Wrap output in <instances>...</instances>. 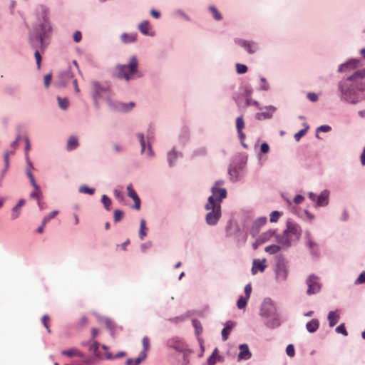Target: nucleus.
Listing matches in <instances>:
<instances>
[{"instance_id":"6e6552de","label":"nucleus","mask_w":365,"mask_h":365,"mask_svg":"<svg viewBox=\"0 0 365 365\" xmlns=\"http://www.w3.org/2000/svg\"><path fill=\"white\" fill-rule=\"evenodd\" d=\"M73 78V74L70 68H67L64 71L59 73L58 81L57 83L58 86L63 87L66 86L71 81Z\"/></svg>"},{"instance_id":"473e14b6","label":"nucleus","mask_w":365,"mask_h":365,"mask_svg":"<svg viewBox=\"0 0 365 365\" xmlns=\"http://www.w3.org/2000/svg\"><path fill=\"white\" fill-rule=\"evenodd\" d=\"M331 129V126L328 125H320L319 127H318L316 130V137L319 139H320L321 138L319 137L318 133L319 132H329L330 131Z\"/></svg>"},{"instance_id":"aec40b11","label":"nucleus","mask_w":365,"mask_h":365,"mask_svg":"<svg viewBox=\"0 0 365 365\" xmlns=\"http://www.w3.org/2000/svg\"><path fill=\"white\" fill-rule=\"evenodd\" d=\"M339 314H337L336 311H330L327 316L329 327H332L336 324L339 319Z\"/></svg>"},{"instance_id":"e2e57ef3","label":"nucleus","mask_w":365,"mask_h":365,"mask_svg":"<svg viewBox=\"0 0 365 365\" xmlns=\"http://www.w3.org/2000/svg\"><path fill=\"white\" fill-rule=\"evenodd\" d=\"M82 38L81 33L80 31H76L73 34V40L76 42H79Z\"/></svg>"},{"instance_id":"ea45409f","label":"nucleus","mask_w":365,"mask_h":365,"mask_svg":"<svg viewBox=\"0 0 365 365\" xmlns=\"http://www.w3.org/2000/svg\"><path fill=\"white\" fill-rule=\"evenodd\" d=\"M58 213V211L53 210L51 213H49L48 215H46L43 219V225H46L49 220H51L52 218H54Z\"/></svg>"},{"instance_id":"a211bd4d","label":"nucleus","mask_w":365,"mask_h":365,"mask_svg":"<svg viewBox=\"0 0 365 365\" xmlns=\"http://www.w3.org/2000/svg\"><path fill=\"white\" fill-rule=\"evenodd\" d=\"M139 31L144 35L153 36L150 31V25L148 21H143L138 26Z\"/></svg>"},{"instance_id":"f3484780","label":"nucleus","mask_w":365,"mask_h":365,"mask_svg":"<svg viewBox=\"0 0 365 365\" xmlns=\"http://www.w3.org/2000/svg\"><path fill=\"white\" fill-rule=\"evenodd\" d=\"M251 356V353L250 352L249 348L247 344H241L240 346V353L238 354V358L240 359H248Z\"/></svg>"},{"instance_id":"0eeeda50","label":"nucleus","mask_w":365,"mask_h":365,"mask_svg":"<svg viewBox=\"0 0 365 365\" xmlns=\"http://www.w3.org/2000/svg\"><path fill=\"white\" fill-rule=\"evenodd\" d=\"M307 293L309 295L317 294L320 291L321 285L319 282V279L314 275H310L307 279Z\"/></svg>"},{"instance_id":"37998d69","label":"nucleus","mask_w":365,"mask_h":365,"mask_svg":"<svg viewBox=\"0 0 365 365\" xmlns=\"http://www.w3.org/2000/svg\"><path fill=\"white\" fill-rule=\"evenodd\" d=\"M41 197L42 192L40 187H38V190H34V191L30 194L31 198L37 199L38 200H39Z\"/></svg>"},{"instance_id":"c756f323","label":"nucleus","mask_w":365,"mask_h":365,"mask_svg":"<svg viewBox=\"0 0 365 365\" xmlns=\"http://www.w3.org/2000/svg\"><path fill=\"white\" fill-rule=\"evenodd\" d=\"M25 143H26V146H25L26 158V160H27V163H28V165H29L30 169H31V168H33V165H32L31 162L29 160V155H28V152L31 149L30 141H29V139L28 137L25 138Z\"/></svg>"},{"instance_id":"680f3d73","label":"nucleus","mask_w":365,"mask_h":365,"mask_svg":"<svg viewBox=\"0 0 365 365\" xmlns=\"http://www.w3.org/2000/svg\"><path fill=\"white\" fill-rule=\"evenodd\" d=\"M260 150H261V152L263 153H267L269 152V145L266 143H263L261 144L260 145Z\"/></svg>"},{"instance_id":"20e7f679","label":"nucleus","mask_w":365,"mask_h":365,"mask_svg":"<svg viewBox=\"0 0 365 365\" xmlns=\"http://www.w3.org/2000/svg\"><path fill=\"white\" fill-rule=\"evenodd\" d=\"M261 314L267 318V324L274 328L279 325V320L276 313V308L269 302L263 303L261 309Z\"/></svg>"},{"instance_id":"b1692460","label":"nucleus","mask_w":365,"mask_h":365,"mask_svg":"<svg viewBox=\"0 0 365 365\" xmlns=\"http://www.w3.org/2000/svg\"><path fill=\"white\" fill-rule=\"evenodd\" d=\"M93 88H94V93H93V98L95 101V103H96L98 99L99 96L101 93L103 91H106V89L102 88L98 83L93 82Z\"/></svg>"},{"instance_id":"5701e85b","label":"nucleus","mask_w":365,"mask_h":365,"mask_svg":"<svg viewBox=\"0 0 365 365\" xmlns=\"http://www.w3.org/2000/svg\"><path fill=\"white\" fill-rule=\"evenodd\" d=\"M234 324L231 322H227L225 324V328L222 331V338L224 341H226L228 338L229 334L231 332Z\"/></svg>"},{"instance_id":"dca6fc26","label":"nucleus","mask_w":365,"mask_h":365,"mask_svg":"<svg viewBox=\"0 0 365 365\" xmlns=\"http://www.w3.org/2000/svg\"><path fill=\"white\" fill-rule=\"evenodd\" d=\"M265 109V111L256 113L255 117L257 120H262L271 118L276 110L274 106L266 107Z\"/></svg>"},{"instance_id":"412c9836","label":"nucleus","mask_w":365,"mask_h":365,"mask_svg":"<svg viewBox=\"0 0 365 365\" xmlns=\"http://www.w3.org/2000/svg\"><path fill=\"white\" fill-rule=\"evenodd\" d=\"M319 327V320L317 319H312L311 321L308 322L306 324V328L308 332L314 333L315 332Z\"/></svg>"},{"instance_id":"7c9ffc66","label":"nucleus","mask_w":365,"mask_h":365,"mask_svg":"<svg viewBox=\"0 0 365 365\" xmlns=\"http://www.w3.org/2000/svg\"><path fill=\"white\" fill-rule=\"evenodd\" d=\"M266 222H267L266 217H259L255 220V222L254 223V228H255L258 231V230L261 227L264 226L266 224Z\"/></svg>"},{"instance_id":"f257e3e1","label":"nucleus","mask_w":365,"mask_h":365,"mask_svg":"<svg viewBox=\"0 0 365 365\" xmlns=\"http://www.w3.org/2000/svg\"><path fill=\"white\" fill-rule=\"evenodd\" d=\"M365 68L355 71L346 78L341 79L338 83L339 96L341 101L355 105L361 98V92L365 90Z\"/></svg>"},{"instance_id":"9b49d317","label":"nucleus","mask_w":365,"mask_h":365,"mask_svg":"<svg viewBox=\"0 0 365 365\" xmlns=\"http://www.w3.org/2000/svg\"><path fill=\"white\" fill-rule=\"evenodd\" d=\"M329 191L328 190H322L319 195H317L315 202V207H324L329 204Z\"/></svg>"},{"instance_id":"bb28decb","label":"nucleus","mask_w":365,"mask_h":365,"mask_svg":"<svg viewBox=\"0 0 365 365\" xmlns=\"http://www.w3.org/2000/svg\"><path fill=\"white\" fill-rule=\"evenodd\" d=\"M78 146V140L76 136H71L67 143V149L72 150Z\"/></svg>"},{"instance_id":"de8ad7c7","label":"nucleus","mask_w":365,"mask_h":365,"mask_svg":"<svg viewBox=\"0 0 365 365\" xmlns=\"http://www.w3.org/2000/svg\"><path fill=\"white\" fill-rule=\"evenodd\" d=\"M276 275H277V279H284L287 277V273L285 272L284 269H278L277 272H276Z\"/></svg>"},{"instance_id":"49530a36","label":"nucleus","mask_w":365,"mask_h":365,"mask_svg":"<svg viewBox=\"0 0 365 365\" xmlns=\"http://www.w3.org/2000/svg\"><path fill=\"white\" fill-rule=\"evenodd\" d=\"M79 191L81 192H83V193L93 195L94 193V192H95V189L94 188H89V187H88L86 186H81L79 188Z\"/></svg>"},{"instance_id":"f8f14e48","label":"nucleus","mask_w":365,"mask_h":365,"mask_svg":"<svg viewBox=\"0 0 365 365\" xmlns=\"http://www.w3.org/2000/svg\"><path fill=\"white\" fill-rule=\"evenodd\" d=\"M236 43L242 46L249 53H254L257 49V46L255 42L249 41L242 39H236Z\"/></svg>"},{"instance_id":"9d476101","label":"nucleus","mask_w":365,"mask_h":365,"mask_svg":"<svg viewBox=\"0 0 365 365\" xmlns=\"http://www.w3.org/2000/svg\"><path fill=\"white\" fill-rule=\"evenodd\" d=\"M143 350L140 352L139 356L135 359V365H139L147 356V351L150 349V339L148 336H144L142 339Z\"/></svg>"},{"instance_id":"2f4dec72","label":"nucleus","mask_w":365,"mask_h":365,"mask_svg":"<svg viewBox=\"0 0 365 365\" xmlns=\"http://www.w3.org/2000/svg\"><path fill=\"white\" fill-rule=\"evenodd\" d=\"M13 152H9V151H6L5 153H4V163H5V168L4 170L2 171V174H1V176L3 177L6 170H8L9 167V155L11 154H12Z\"/></svg>"},{"instance_id":"72a5a7b5","label":"nucleus","mask_w":365,"mask_h":365,"mask_svg":"<svg viewBox=\"0 0 365 365\" xmlns=\"http://www.w3.org/2000/svg\"><path fill=\"white\" fill-rule=\"evenodd\" d=\"M210 11H211L212 16L215 19L220 21L222 19V15L215 6H211L210 7Z\"/></svg>"},{"instance_id":"39448f33","label":"nucleus","mask_w":365,"mask_h":365,"mask_svg":"<svg viewBox=\"0 0 365 365\" xmlns=\"http://www.w3.org/2000/svg\"><path fill=\"white\" fill-rule=\"evenodd\" d=\"M41 9L43 14V22L40 24L39 27L36 29V33L39 34V39H37L38 43L41 44V46H43V41L48 36L51 31V26L48 19L46 18L47 14V9L41 6Z\"/></svg>"},{"instance_id":"e433bc0d","label":"nucleus","mask_w":365,"mask_h":365,"mask_svg":"<svg viewBox=\"0 0 365 365\" xmlns=\"http://www.w3.org/2000/svg\"><path fill=\"white\" fill-rule=\"evenodd\" d=\"M123 216H124V213L123 211H121L120 210H115L114 216H113L114 222H120L123 219Z\"/></svg>"},{"instance_id":"4c0bfd02","label":"nucleus","mask_w":365,"mask_h":365,"mask_svg":"<svg viewBox=\"0 0 365 365\" xmlns=\"http://www.w3.org/2000/svg\"><path fill=\"white\" fill-rule=\"evenodd\" d=\"M281 215L282 213L279 212V211H273L270 214L269 221L272 223L277 222Z\"/></svg>"},{"instance_id":"bf43d9fd","label":"nucleus","mask_w":365,"mask_h":365,"mask_svg":"<svg viewBox=\"0 0 365 365\" xmlns=\"http://www.w3.org/2000/svg\"><path fill=\"white\" fill-rule=\"evenodd\" d=\"M19 215H20V210L16 206H15L12 210L11 219L12 220L16 219L19 216Z\"/></svg>"},{"instance_id":"338daca9","label":"nucleus","mask_w":365,"mask_h":365,"mask_svg":"<svg viewBox=\"0 0 365 365\" xmlns=\"http://www.w3.org/2000/svg\"><path fill=\"white\" fill-rule=\"evenodd\" d=\"M360 159H361V163L363 165H365V146H364V148L363 150V152L360 156Z\"/></svg>"},{"instance_id":"f03ea898","label":"nucleus","mask_w":365,"mask_h":365,"mask_svg":"<svg viewBox=\"0 0 365 365\" xmlns=\"http://www.w3.org/2000/svg\"><path fill=\"white\" fill-rule=\"evenodd\" d=\"M223 183L222 180L215 182L211 188L212 195L208 197L205 205V209L209 211L205 220L210 225H215L221 217V202L227 197L226 189L219 187Z\"/></svg>"},{"instance_id":"58836bf2","label":"nucleus","mask_w":365,"mask_h":365,"mask_svg":"<svg viewBox=\"0 0 365 365\" xmlns=\"http://www.w3.org/2000/svg\"><path fill=\"white\" fill-rule=\"evenodd\" d=\"M58 101V106L61 109H66L68 106V101L67 98H61L60 97L57 98Z\"/></svg>"},{"instance_id":"423d86ee","label":"nucleus","mask_w":365,"mask_h":365,"mask_svg":"<svg viewBox=\"0 0 365 365\" xmlns=\"http://www.w3.org/2000/svg\"><path fill=\"white\" fill-rule=\"evenodd\" d=\"M305 245L313 258L319 259L320 257L319 245L312 240L311 234L308 231L305 233Z\"/></svg>"},{"instance_id":"4be33fe9","label":"nucleus","mask_w":365,"mask_h":365,"mask_svg":"<svg viewBox=\"0 0 365 365\" xmlns=\"http://www.w3.org/2000/svg\"><path fill=\"white\" fill-rule=\"evenodd\" d=\"M38 38L39 39V34H38L37 33L35 36H31L30 37V43L31 46L36 50H38V48H41L42 50H44L46 47L45 41H43V46L41 47V44L38 43L37 41Z\"/></svg>"},{"instance_id":"1a4fd4ad","label":"nucleus","mask_w":365,"mask_h":365,"mask_svg":"<svg viewBox=\"0 0 365 365\" xmlns=\"http://www.w3.org/2000/svg\"><path fill=\"white\" fill-rule=\"evenodd\" d=\"M360 63V60L357 59H350L347 61H346L344 63H341L339 66L337 72L339 73H345L349 71L355 69L359 66Z\"/></svg>"},{"instance_id":"c85d7f7f","label":"nucleus","mask_w":365,"mask_h":365,"mask_svg":"<svg viewBox=\"0 0 365 365\" xmlns=\"http://www.w3.org/2000/svg\"><path fill=\"white\" fill-rule=\"evenodd\" d=\"M146 226H145V220L142 219L140 223V230H139V237L140 240H143L144 237L147 235L146 232Z\"/></svg>"},{"instance_id":"a19ab883","label":"nucleus","mask_w":365,"mask_h":365,"mask_svg":"<svg viewBox=\"0 0 365 365\" xmlns=\"http://www.w3.org/2000/svg\"><path fill=\"white\" fill-rule=\"evenodd\" d=\"M236 70L239 74H243L247 71V66H245L244 64L237 63L236 64Z\"/></svg>"},{"instance_id":"4d7b16f0","label":"nucleus","mask_w":365,"mask_h":365,"mask_svg":"<svg viewBox=\"0 0 365 365\" xmlns=\"http://www.w3.org/2000/svg\"><path fill=\"white\" fill-rule=\"evenodd\" d=\"M51 78H52V74L51 73H48V74H46L44 76L43 83H44V86L46 88H48L49 86L51 81Z\"/></svg>"},{"instance_id":"69168bd1","label":"nucleus","mask_w":365,"mask_h":365,"mask_svg":"<svg viewBox=\"0 0 365 365\" xmlns=\"http://www.w3.org/2000/svg\"><path fill=\"white\" fill-rule=\"evenodd\" d=\"M348 219H349V214H348L347 211L344 210L342 212L341 220L345 222V221H347Z\"/></svg>"},{"instance_id":"3c124183","label":"nucleus","mask_w":365,"mask_h":365,"mask_svg":"<svg viewBox=\"0 0 365 365\" xmlns=\"http://www.w3.org/2000/svg\"><path fill=\"white\" fill-rule=\"evenodd\" d=\"M307 98L312 102H317L318 101V95L315 93H307Z\"/></svg>"},{"instance_id":"603ef678","label":"nucleus","mask_w":365,"mask_h":365,"mask_svg":"<svg viewBox=\"0 0 365 365\" xmlns=\"http://www.w3.org/2000/svg\"><path fill=\"white\" fill-rule=\"evenodd\" d=\"M260 80L262 82V84L260 85V88L263 91H267L269 88V85L267 81L264 77H262Z\"/></svg>"},{"instance_id":"8fccbe9b","label":"nucleus","mask_w":365,"mask_h":365,"mask_svg":"<svg viewBox=\"0 0 365 365\" xmlns=\"http://www.w3.org/2000/svg\"><path fill=\"white\" fill-rule=\"evenodd\" d=\"M216 353L217 349L214 351V352L212 354V355L208 358L207 359V364L208 365H215L216 363Z\"/></svg>"},{"instance_id":"13d9d810","label":"nucleus","mask_w":365,"mask_h":365,"mask_svg":"<svg viewBox=\"0 0 365 365\" xmlns=\"http://www.w3.org/2000/svg\"><path fill=\"white\" fill-rule=\"evenodd\" d=\"M304 128L300 130L299 131H298V140H299V138L303 136L306 132L307 131V130L309 129V126L307 123H304Z\"/></svg>"},{"instance_id":"0e129e2a","label":"nucleus","mask_w":365,"mask_h":365,"mask_svg":"<svg viewBox=\"0 0 365 365\" xmlns=\"http://www.w3.org/2000/svg\"><path fill=\"white\" fill-rule=\"evenodd\" d=\"M72 83H73V85L74 86L75 91L76 92V93H80V89L78 88L77 79L73 78Z\"/></svg>"},{"instance_id":"09e8293b","label":"nucleus","mask_w":365,"mask_h":365,"mask_svg":"<svg viewBox=\"0 0 365 365\" xmlns=\"http://www.w3.org/2000/svg\"><path fill=\"white\" fill-rule=\"evenodd\" d=\"M42 323L44 326V327L46 329L48 333H51V329L49 328L48 325V321H49V317L48 315H44L42 317Z\"/></svg>"},{"instance_id":"2eb2a0df","label":"nucleus","mask_w":365,"mask_h":365,"mask_svg":"<svg viewBox=\"0 0 365 365\" xmlns=\"http://www.w3.org/2000/svg\"><path fill=\"white\" fill-rule=\"evenodd\" d=\"M168 346L178 351H183L185 349V344L175 338L170 339L168 341Z\"/></svg>"},{"instance_id":"4468645a","label":"nucleus","mask_w":365,"mask_h":365,"mask_svg":"<svg viewBox=\"0 0 365 365\" xmlns=\"http://www.w3.org/2000/svg\"><path fill=\"white\" fill-rule=\"evenodd\" d=\"M127 191H128V195L132 198L135 202V205L133 206V208L138 210L140 209V200L135 192V191L133 190L132 185H129L127 187Z\"/></svg>"},{"instance_id":"ddd939ff","label":"nucleus","mask_w":365,"mask_h":365,"mask_svg":"<svg viewBox=\"0 0 365 365\" xmlns=\"http://www.w3.org/2000/svg\"><path fill=\"white\" fill-rule=\"evenodd\" d=\"M245 128V121L242 116L237 118L236 119V128L237 130V133L239 135V138L244 147L246 145L243 143V141L245 139V134L242 132L243 128Z\"/></svg>"},{"instance_id":"393cba45","label":"nucleus","mask_w":365,"mask_h":365,"mask_svg":"<svg viewBox=\"0 0 365 365\" xmlns=\"http://www.w3.org/2000/svg\"><path fill=\"white\" fill-rule=\"evenodd\" d=\"M134 106L135 103L133 102H130L128 104L118 103L116 108L119 111L126 112L131 110Z\"/></svg>"},{"instance_id":"6ab92c4d","label":"nucleus","mask_w":365,"mask_h":365,"mask_svg":"<svg viewBox=\"0 0 365 365\" xmlns=\"http://www.w3.org/2000/svg\"><path fill=\"white\" fill-rule=\"evenodd\" d=\"M265 262V259H264L262 261H260L259 259H255L253 261V265L252 268V273L253 274H255L257 273V269H259L260 272H264L266 265L264 264Z\"/></svg>"},{"instance_id":"cd10ccee","label":"nucleus","mask_w":365,"mask_h":365,"mask_svg":"<svg viewBox=\"0 0 365 365\" xmlns=\"http://www.w3.org/2000/svg\"><path fill=\"white\" fill-rule=\"evenodd\" d=\"M137 35L135 34H123L121 35V40L124 43H133L135 41Z\"/></svg>"},{"instance_id":"c03bdc74","label":"nucleus","mask_w":365,"mask_h":365,"mask_svg":"<svg viewBox=\"0 0 365 365\" xmlns=\"http://www.w3.org/2000/svg\"><path fill=\"white\" fill-rule=\"evenodd\" d=\"M178 157V154L175 150H172L168 153V161L170 166L173 165L174 160Z\"/></svg>"},{"instance_id":"a18cd8bd","label":"nucleus","mask_w":365,"mask_h":365,"mask_svg":"<svg viewBox=\"0 0 365 365\" xmlns=\"http://www.w3.org/2000/svg\"><path fill=\"white\" fill-rule=\"evenodd\" d=\"M335 331H336V332H337L339 334H341L344 336L348 335V332L346 331L344 324H341L339 326H338L336 328Z\"/></svg>"},{"instance_id":"052dcab7","label":"nucleus","mask_w":365,"mask_h":365,"mask_svg":"<svg viewBox=\"0 0 365 365\" xmlns=\"http://www.w3.org/2000/svg\"><path fill=\"white\" fill-rule=\"evenodd\" d=\"M251 292H252V286H251L250 284H247L245 287V297L249 299L250 297Z\"/></svg>"},{"instance_id":"c9c22d12","label":"nucleus","mask_w":365,"mask_h":365,"mask_svg":"<svg viewBox=\"0 0 365 365\" xmlns=\"http://www.w3.org/2000/svg\"><path fill=\"white\" fill-rule=\"evenodd\" d=\"M247 298L243 297V296H241L238 300H237V306L239 309H242L243 308L245 307L246 304H247Z\"/></svg>"},{"instance_id":"f704fd0d","label":"nucleus","mask_w":365,"mask_h":365,"mask_svg":"<svg viewBox=\"0 0 365 365\" xmlns=\"http://www.w3.org/2000/svg\"><path fill=\"white\" fill-rule=\"evenodd\" d=\"M101 202L107 210H110L111 200L109 197H108L106 195H103L102 196Z\"/></svg>"},{"instance_id":"a878e982","label":"nucleus","mask_w":365,"mask_h":365,"mask_svg":"<svg viewBox=\"0 0 365 365\" xmlns=\"http://www.w3.org/2000/svg\"><path fill=\"white\" fill-rule=\"evenodd\" d=\"M62 355L67 356L68 357H72L74 356L82 357V353L78 351L77 349H71L69 350H64L61 352Z\"/></svg>"},{"instance_id":"6e6d98bb","label":"nucleus","mask_w":365,"mask_h":365,"mask_svg":"<svg viewBox=\"0 0 365 365\" xmlns=\"http://www.w3.org/2000/svg\"><path fill=\"white\" fill-rule=\"evenodd\" d=\"M34 56H35V58L36 61L37 68H38V69H40L41 62V56L38 50H36Z\"/></svg>"},{"instance_id":"864d4df0","label":"nucleus","mask_w":365,"mask_h":365,"mask_svg":"<svg viewBox=\"0 0 365 365\" xmlns=\"http://www.w3.org/2000/svg\"><path fill=\"white\" fill-rule=\"evenodd\" d=\"M138 137L139 138L140 145H141V151L144 152L145 149V142L144 139V135L142 133H138Z\"/></svg>"},{"instance_id":"79ce46f5","label":"nucleus","mask_w":365,"mask_h":365,"mask_svg":"<svg viewBox=\"0 0 365 365\" xmlns=\"http://www.w3.org/2000/svg\"><path fill=\"white\" fill-rule=\"evenodd\" d=\"M279 250V247L277 245H269L266 247L265 251L269 254H275Z\"/></svg>"},{"instance_id":"7ed1b4c3","label":"nucleus","mask_w":365,"mask_h":365,"mask_svg":"<svg viewBox=\"0 0 365 365\" xmlns=\"http://www.w3.org/2000/svg\"><path fill=\"white\" fill-rule=\"evenodd\" d=\"M138 64L137 58L132 56L128 64L116 66L115 76L118 78L125 79L126 81L133 78L134 75L138 73Z\"/></svg>"},{"instance_id":"774afa93","label":"nucleus","mask_w":365,"mask_h":365,"mask_svg":"<svg viewBox=\"0 0 365 365\" xmlns=\"http://www.w3.org/2000/svg\"><path fill=\"white\" fill-rule=\"evenodd\" d=\"M150 14L155 19H158L160 17V13L154 9H152L150 11Z\"/></svg>"},{"instance_id":"5fc2aeb1","label":"nucleus","mask_w":365,"mask_h":365,"mask_svg":"<svg viewBox=\"0 0 365 365\" xmlns=\"http://www.w3.org/2000/svg\"><path fill=\"white\" fill-rule=\"evenodd\" d=\"M287 354L289 356H294L295 354L294 347L292 344H289L287 346L286 349Z\"/></svg>"}]
</instances>
